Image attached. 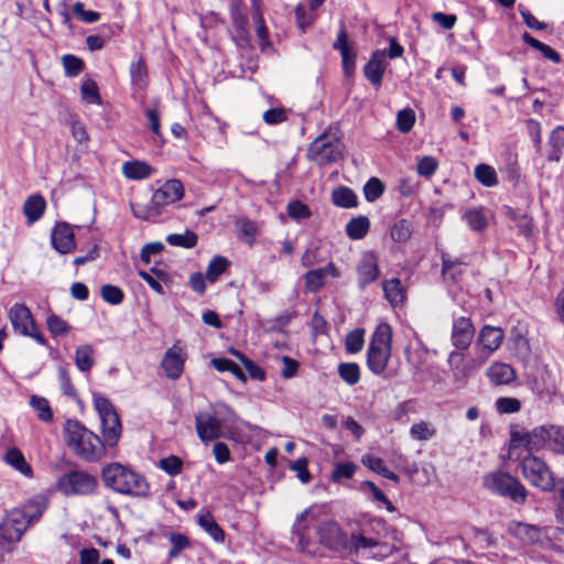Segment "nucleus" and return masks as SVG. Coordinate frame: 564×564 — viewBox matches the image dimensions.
Here are the masks:
<instances>
[{
    "instance_id": "a18cd8bd",
    "label": "nucleus",
    "mask_w": 564,
    "mask_h": 564,
    "mask_svg": "<svg viewBox=\"0 0 564 564\" xmlns=\"http://www.w3.org/2000/svg\"><path fill=\"white\" fill-rule=\"evenodd\" d=\"M339 377L349 386H354L360 380V368L355 362H343L338 366Z\"/></svg>"
},
{
    "instance_id": "58836bf2",
    "label": "nucleus",
    "mask_w": 564,
    "mask_h": 564,
    "mask_svg": "<svg viewBox=\"0 0 564 564\" xmlns=\"http://www.w3.org/2000/svg\"><path fill=\"white\" fill-rule=\"evenodd\" d=\"M4 460L25 476H30L32 474L31 466L25 462L23 454L18 448H10L6 453Z\"/></svg>"
},
{
    "instance_id": "6e6552de",
    "label": "nucleus",
    "mask_w": 564,
    "mask_h": 564,
    "mask_svg": "<svg viewBox=\"0 0 564 564\" xmlns=\"http://www.w3.org/2000/svg\"><path fill=\"white\" fill-rule=\"evenodd\" d=\"M551 425L536 426L531 431L518 430L511 432V444L523 446L527 451H539L545 446L550 447Z\"/></svg>"
},
{
    "instance_id": "2f4dec72",
    "label": "nucleus",
    "mask_w": 564,
    "mask_h": 564,
    "mask_svg": "<svg viewBox=\"0 0 564 564\" xmlns=\"http://www.w3.org/2000/svg\"><path fill=\"white\" fill-rule=\"evenodd\" d=\"M370 221L366 216L350 219L346 225V234L352 240L362 239L369 231Z\"/></svg>"
},
{
    "instance_id": "f704fd0d",
    "label": "nucleus",
    "mask_w": 564,
    "mask_h": 564,
    "mask_svg": "<svg viewBox=\"0 0 564 564\" xmlns=\"http://www.w3.org/2000/svg\"><path fill=\"white\" fill-rule=\"evenodd\" d=\"M131 85L134 89H143L148 82V70L144 61L139 57L130 65Z\"/></svg>"
},
{
    "instance_id": "338daca9",
    "label": "nucleus",
    "mask_w": 564,
    "mask_h": 564,
    "mask_svg": "<svg viewBox=\"0 0 564 564\" xmlns=\"http://www.w3.org/2000/svg\"><path fill=\"white\" fill-rule=\"evenodd\" d=\"M550 448L558 454L564 455V427L551 425Z\"/></svg>"
},
{
    "instance_id": "ea45409f",
    "label": "nucleus",
    "mask_w": 564,
    "mask_h": 564,
    "mask_svg": "<svg viewBox=\"0 0 564 564\" xmlns=\"http://www.w3.org/2000/svg\"><path fill=\"white\" fill-rule=\"evenodd\" d=\"M131 212L133 216L141 220H150L153 217H158L162 214L161 209L154 205V200L151 198L149 204L132 203Z\"/></svg>"
},
{
    "instance_id": "69168bd1",
    "label": "nucleus",
    "mask_w": 564,
    "mask_h": 564,
    "mask_svg": "<svg viewBox=\"0 0 564 564\" xmlns=\"http://www.w3.org/2000/svg\"><path fill=\"white\" fill-rule=\"evenodd\" d=\"M94 405L99 414L100 421L117 413L109 399L97 393L94 394Z\"/></svg>"
},
{
    "instance_id": "cd10ccee",
    "label": "nucleus",
    "mask_w": 564,
    "mask_h": 564,
    "mask_svg": "<svg viewBox=\"0 0 564 564\" xmlns=\"http://www.w3.org/2000/svg\"><path fill=\"white\" fill-rule=\"evenodd\" d=\"M442 275L445 280L457 282L458 278L464 273L465 263L458 259H452L448 253L442 252Z\"/></svg>"
},
{
    "instance_id": "1a4fd4ad",
    "label": "nucleus",
    "mask_w": 564,
    "mask_h": 564,
    "mask_svg": "<svg viewBox=\"0 0 564 564\" xmlns=\"http://www.w3.org/2000/svg\"><path fill=\"white\" fill-rule=\"evenodd\" d=\"M447 361L453 381L458 388L465 387L471 372L484 365L477 357L464 360L463 354L456 350L449 352Z\"/></svg>"
},
{
    "instance_id": "5fc2aeb1",
    "label": "nucleus",
    "mask_w": 564,
    "mask_h": 564,
    "mask_svg": "<svg viewBox=\"0 0 564 564\" xmlns=\"http://www.w3.org/2000/svg\"><path fill=\"white\" fill-rule=\"evenodd\" d=\"M357 465L355 463H338L332 473V480L339 482L341 479H350L354 477Z\"/></svg>"
},
{
    "instance_id": "2eb2a0df",
    "label": "nucleus",
    "mask_w": 564,
    "mask_h": 564,
    "mask_svg": "<svg viewBox=\"0 0 564 564\" xmlns=\"http://www.w3.org/2000/svg\"><path fill=\"white\" fill-rule=\"evenodd\" d=\"M356 271L358 284L361 289L375 282L380 273L376 253L373 251H365L357 263Z\"/></svg>"
},
{
    "instance_id": "a19ab883",
    "label": "nucleus",
    "mask_w": 564,
    "mask_h": 564,
    "mask_svg": "<svg viewBox=\"0 0 564 564\" xmlns=\"http://www.w3.org/2000/svg\"><path fill=\"white\" fill-rule=\"evenodd\" d=\"M333 203L343 208H351L357 205V196L348 187H339L332 194Z\"/></svg>"
},
{
    "instance_id": "c03bdc74",
    "label": "nucleus",
    "mask_w": 564,
    "mask_h": 564,
    "mask_svg": "<svg viewBox=\"0 0 564 564\" xmlns=\"http://www.w3.org/2000/svg\"><path fill=\"white\" fill-rule=\"evenodd\" d=\"M475 177L479 183L487 187L495 186L498 183L495 169L488 164H478L475 167Z\"/></svg>"
},
{
    "instance_id": "774afa93",
    "label": "nucleus",
    "mask_w": 564,
    "mask_h": 564,
    "mask_svg": "<svg viewBox=\"0 0 564 564\" xmlns=\"http://www.w3.org/2000/svg\"><path fill=\"white\" fill-rule=\"evenodd\" d=\"M171 550L169 552V557H176L181 551L185 550L189 545V541L187 536L181 533H171L170 534Z\"/></svg>"
},
{
    "instance_id": "c756f323",
    "label": "nucleus",
    "mask_w": 564,
    "mask_h": 564,
    "mask_svg": "<svg viewBox=\"0 0 564 564\" xmlns=\"http://www.w3.org/2000/svg\"><path fill=\"white\" fill-rule=\"evenodd\" d=\"M46 208V202L40 194H35L30 196L24 205H23V213L25 217L28 218V221L30 224L39 220Z\"/></svg>"
},
{
    "instance_id": "b1692460",
    "label": "nucleus",
    "mask_w": 564,
    "mask_h": 564,
    "mask_svg": "<svg viewBox=\"0 0 564 564\" xmlns=\"http://www.w3.org/2000/svg\"><path fill=\"white\" fill-rule=\"evenodd\" d=\"M102 435L105 446L113 447L117 445L121 435V423L119 415L116 413L101 420Z\"/></svg>"
},
{
    "instance_id": "052dcab7",
    "label": "nucleus",
    "mask_w": 564,
    "mask_h": 564,
    "mask_svg": "<svg viewBox=\"0 0 564 564\" xmlns=\"http://www.w3.org/2000/svg\"><path fill=\"white\" fill-rule=\"evenodd\" d=\"M253 23L256 25V33L259 40V45L262 51L271 45L269 40V32L264 23L263 15L257 14V17H252Z\"/></svg>"
},
{
    "instance_id": "dca6fc26",
    "label": "nucleus",
    "mask_w": 564,
    "mask_h": 564,
    "mask_svg": "<svg viewBox=\"0 0 564 564\" xmlns=\"http://www.w3.org/2000/svg\"><path fill=\"white\" fill-rule=\"evenodd\" d=\"M196 431L202 442H209L221 436L223 423L215 415L206 412L195 416Z\"/></svg>"
},
{
    "instance_id": "8fccbe9b",
    "label": "nucleus",
    "mask_w": 564,
    "mask_h": 564,
    "mask_svg": "<svg viewBox=\"0 0 564 564\" xmlns=\"http://www.w3.org/2000/svg\"><path fill=\"white\" fill-rule=\"evenodd\" d=\"M365 344V330L357 328L346 336V350L350 354L359 352Z\"/></svg>"
},
{
    "instance_id": "f3484780",
    "label": "nucleus",
    "mask_w": 564,
    "mask_h": 564,
    "mask_svg": "<svg viewBox=\"0 0 564 564\" xmlns=\"http://www.w3.org/2000/svg\"><path fill=\"white\" fill-rule=\"evenodd\" d=\"M475 328L467 317H458L454 321L451 334L453 346L459 350L467 349L474 338Z\"/></svg>"
},
{
    "instance_id": "4be33fe9",
    "label": "nucleus",
    "mask_w": 564,
    "mask_h": 564,
    "mask_svg": "<svg viewBox=\"0 0 564 564\" xmlns=\"http://www.w3.org/2000/svg\"><path fill=\"white\" fill-rule=\"evenodd\" d=\"M317 533L321 543L330 550H338L343 545V533L335 522L322 523Z\"/></svg>"
},
{
    "instance_id": "bb28decb",
    "label": "nucleus",
    "mask_w": 564,
    "mask_h": 564,
    "mask_svg": "<svg viewBox=\"0 0 564 564\" xmlns=\"http://www.w3.org/2000/svg\"><path fill=\"white\" fill-rule=\"evenodd\" d=\"M325 0H308V9L310 13L306 12L305 7L303 4H297L295 8V18L297 26L305 32L306 28L312 25L316 20V14L314 11L319 8Z\"/></svg>"
},
{
    "instance_id": "3c124183",
    "label": "nucleus",
    "mask_w": 564,
    "mask_h": 564,
    "mask_svg": "<svg viewBox=\"0 0 564 564\" xmlns=\"http://www.w3.org/2000/svg\"><path fill=\"white\" fill-rule=\"evenodd\" d=\"M412 235V228L408 220L401 219L397 221L390 231L391 239L395 242H404Z\"/></svg>"
},
{
    "instance_id": "603ef678",
    "label": "nucleus",
    "mask_w": 564,
    "mask_h": 564,
    "mask_svg": "<svg viewBox=\"0 0 564 564\" xmlns=\"http://www.w3.org/2000/svg\"><path fill=\"white\" fill-rule=\"evenodd\" d=\"M415 123V112L411 108L402 109L397 115V128L402 133L411 131Z\"/></svg>"
},
{
    "instance_id": "e433bc0d",
    "label": "nucleus",
    "mask_w": 564,
    "mask_h": 564,
    "mask_svg": "<svg viewBox=\"0 0 564 564\" xmlns=\"http://www.w3.org/2000/svg\"><path fill=\"white\" fill-rule=\"evenodd\" d=\"M409 433L412 440L423 442L435 437L437 430L432 423L427 421H420L410 427Z\"/></svg>"
},
{
    "instance_id": "37998d69",
    "label": "nucleus",
    "mask_w": 564,
    "mask_h": 564,
    "mask_svg": "<svg viewBox=\"0 0 564 564\" xmlns=\"http://www.w3.org/2000/svg\"><path fill=\"white\" fill-rule=\"evenodd\" d=\"M197 235L192 230H186L183 234H171L166 237V242L170 246L193 248L197 245Z\"/></svg>"
},
{
    "instance_id": "4c0bfd02",
    "label": "nucleus",
    "mask_w": 564,
    "mask_h": 564,
    "mask_svg": "<svg viewBox=\"0 0 564 564\" xmlns=\"http://www.w3.org/2000/svg\"><path fill=\"white\" fill-rule=\"evenodd\" d=\"M198 524L216 541L224 542L225 532L215 521L214 517L206 512L198 517Z\"/></svg>"
},
{
    "instance_id": "0e129e2a",
    "label": "nucleus",
    "mask_w": 564,
    "mask_h": 564,
    "mask_svg": "<svg viewBox=\"0 0 564 564\" xmlns=\"http://www.w3.org/2000/svg\"><path fill=\"white\" fill-rule=\"evenodd\" d=\"M100 293L102 300L111 305H118L123 301V292L112 284L104 285Z\"/></svg>"
},
{
    "instance_id": "864d4df0",
    "label": "nucleus",
    "mask_w": 564,
    "mask_h": 564,
    "mask_svg": "<svg viewBox=\"0 0 564 564\" xmlns=\"http://www.w3.org/2000/svg\"><path fill=\"white\" fill-rule=\"evenodd\" d=\"M229 262L224 257H215L208 264L206 270V279L210 282H215L218 276L224 273Z\"/></svg>"
},
{
    "instance_id": "4468645a",
    "label": "nucleus",
    "mask_w": 564,
    "mask_h": 564,
    "mask_svg": "<svg viewBox=\"0 0 564 564\" xmlns=\"http://www.w3.org/2000/svg\"><path fill=\"white\" fill-rule=\"evenodd\" d=\"M184 196V186L177 178L167 180L161 187H159L152 195L154 205L158 206L161 212Z\"/></svg>"
},
{
    "instance_id": "20e7f679",
    "label": "nucleus",
    "mask_w": 564,
    "mask_h": 564,
    "mask_svg": "<svg viewBox=\"0 0 564 564\" xmlns=\"http://www.w3.org/2000/svg\"><path fill=\"white\" fill-rule=\"evenodd\" d=\"M482 485L490 492L508 497L516 503H524L528 491L525 487L509 473L492 471L484 476Z\"/></svg>"
},
{
    "instance_id": "4d7b16f0",
    "label": "nucleus",
    "mask_w": 564,
    "mask_h": 564,
    "mask_svg": "<svg viewBox=\"0 0 564 564\" xmlns=\"http://www.w3.org/2000/svg\"><path fill=\"white\" fill-rule=\"evenodd\" d=\"M383 192L384 185L377 177H371L364 187V194L368 202H375L383 194Z\"/></svg>"
},
{
    "instance_id": "7c9ffc66",
    "label": "nucleus",
    "mask_w": 564,
    "mask_h": 564,
    "mask_svg": "<svg viewBox=\"0 0 564 564\" xmlns=\"http://www.w3.org/2000/svg\"><path fill=\"white\" fill-rule=\"evenodd\" d=\"M122 173L130 180H143L152 174V167L141 161H129L123 163Z\"/></svg>"
},
{
    "instance_id": "0eeeda50",
    "label": "nucleus",
    "mask_w": 564,
    "mask_h": 564,
    "mask_svg": "<svg viewBox=\"0 0 564 564\" xmlns=\"http://www.w3.org/2000/svg\"><path fill=\"white\" fill-rule=\"evenodd\" d=\"M307 158L321 166L337 162L341 158L340 142L336 139L321 135L308 147Z\"/></svg>"
},
{
    "instance_id": "473e14b6",
    "label": "nucleus",
    "mask_w": 564,
    "mask_h": 564,
    "mask_svg": "<svg viewBox=\"0 0 564 564\" xmlns=\"http://www.w3.org/2000/svg\"><path fill=\"white\" fill-rule=\"evenodd\" d=\"M361 463L372 471L381 475L387 479L393 480L395 482L399 480V476L395 473L391 471L380 457L365 455L361 458Z\"/></svg>"
},
{
    "instance_id": "f03ea898",
    "label": "nucleus",
    "mask_w": 564,
    "mask_h": 564,
    "mask_svg": "<svg viewBox=\"0 0 564 564\" xmlns=\"http://www.w3.org/2000/svg\"><path fill=\"white\" fill-rule=\"evenodd\" d=\"M64 440L67 446L84 460L98 462L105 455L104 442L78 421H66Z\"/></svg>"
},
{
    "instance_id": "c85d7f7f",
    "label": "nucleus",
    "mask_w": 564,
    "mask_h": 564,
    "mask_svg": "<svg viewBox=\"0 0 564 564\" xmlns=\"http://www.w3.org/2000/svg\"><path fill=\"white\" fill-rule=\"evenodd\" d=\"M510 343L516 357L523 362H528L532 355L529 339L524 337L518 329H512Z\"/></svg>"
},
{
    "instance_id": "39448f33",
    "label": "nucleus",
    "mask_w": 564,
    "mask_h": 564,
    "mask_svg": "<svg viewBox=\"0 0 564 564\" xmlns=\"http://www.w3.org/2000/svg\"><path fill=\"white\" fill-rule=\"evenodd\" d=\"M520 467L522 476L533 487L544 492H551L555 489L556 484L552 469L538 456L527 454L522 457Z\"/></svg>"
},
{
    "instance_id": "e2e57ef3",
    "label": "nucleus",
    "mask_w": 564,
    "mask_h": 564,
    "mask_svg": "<svg viewBox=\"0 0 564 564\" xmlns=\"http://www.w3.org/2000/svg\"><path fill=\"white\" fill-rule=\"evenodd\" d=\"M236 228L240 236L248 238L249 245L253 242L256 239V236L258 234L257 226L253 221L247 219V218H239L236 221Z\"/></svg>"
},
{
    "instance_id": "423d86ee",
    "label": "nucleus",
    "mask_w": 564,
    "mask_h": 564,
    "mask_svg": "<svg viewBox=\"0 0 564 564\" xmlns=\"http://www.w3.org/2000/svg\"><path fill=\"white\" fill-rule=\"evenodd\" d=\"M98 488V479L85 470H70L56 481V489L65 497L90 496Z\"/></svg>"
},
{
    "instance_id": "09e8293b",
    "label": "nucleus",
    "mask_w": 564,
    "mask_h": 564,
    "mask_svg": "<svg viewBox=\"0 0 564 564\" xmlns=\"http://www.w3.org/2000/svg\"><path fill=\"white\" fill-rule=\"evenodd\" d=\"M80 94L82 98L89 104H101L98 86L96 82L93 79H86L85 82H83L80 86Z\"/></svg>"
},
{
    "instance_id": "c9c22d12",
    "label": "nucleus",
    "mask_w": 564,
    "mask_h": 564,
    "mask_svg": "<svg viewBox=\"0 0 564 564\" xmlns=\"http://www.w3.org/2000/svg\"><path fill=\"white\" fill-rule=\"evenodd\" d=\"M95 364L94 348L91 345H82L75 351V365L83 371L87 372Z\"/></svg>"
},
{
    "instance_id": "13d9d810",
    "label": "nucleus",
    "mask_w": 564,
    "mask_h": 564,
    "mask_svg": "<svg viewBox=\"0 0 564 564\" xmlns=\"http://www.w3.org/2000/svg\"><path fill=\"white\" fill-rule=\"evenodd\" d=\"M47 328L53 336L67 335L70 326L59 316L52 314L46 321Z\"/></svg>"
},
{
    "instance_id": "5701e85b",
    "label": "nucleus",
    "mask_w": 564,
    "mask_h": 564,
    "mask_svg": "<svg viewBox=\"0 0 564 564\" xmlns=\"http://www.w3.org/2000/svg\"><path fill=\"white\" fill-rule=\"evenodd\" d=\"M231 23H232V31L231 35L235 42L240 47H246L249 45V32H248V18L246 13L237 12L230 14Z\"/></svg>"
},
{
    "instance_id": "9d476101",
    "label": "nucleus",
    "mask_w": 564,
    "mask_h": 564,
    "mask_svg": "<svg viewBox=\"0 0 564 564\" xmlns=\"http://www.w3.org/2000/svg\"><path fill=\"white\" fill-rule=\"evenodd\" d=\"M29 527L22 511L13 509L0 524V540L9 544L18 543Z\"/></svg>"
},
{
    "instance_id": "412c9836",
    "label": "nucleus",
    "mask_w": 564,
    "mask_h": 564,
    "mask_svg": "<svg viewBox=\"0 0 564 564\" xmlns=\"http://www.w3.org/2000/svg\"><path fill=\"white\" fill-rule=\"evenodd\" d=\"M486 376L490 383L495 386H505L511 383L516 379V371L510 365L496 361L488 367Z\"/></svg>"
},
{
    "instance_id": "7ed1b4c3",
    "label": "nucleus",
    "mask_w": 564,
    "mask_h": 564,
    "mask_svg": "<svg viewBox=\"0 0 564 564\" xmlns=\"http://www.w3.org/2000/svg\"><path fill=\"white\" fill-rule=\"evenodd\" d=\"M392 329L380 323L371 336L367 350V367L373 375H382L391 357Z\"/></svg>"
},
{
    "instance_id": "393cba45",
    "label": "nucleus",
    "mask_w": 564,
    "mask_h": 564,
    "mask_svg": "<svg viewBox=\"0 0 564 564\" xmlns=\"http://www.w3.org/2000/svg\"><path fill=\"white\" fill-rule=\"evenodd\" d=\"M384 297L392 306L402 305L406 299V290L399 279L387 280L382 284Z\"/></svg>"
},
{
    "instance_id": "f257e3e1",
    "label": "nucleus",
    "mask_w": 564,
    "mask_h": 564,
    "mask_svg": "<svg viewBox=\"0 0 564 564\" xmlns=\"http://www.w3.org/2000/svg\"><path fill=\"white\" fill-rule=\"evenodd\" d=\"M101 476L105 485L116 492L140 498L150 496V486L145 478L124 465L108 464L102 468Z\"/></svg>"
},
{
    "instance_id": "680f3d73",
    "label": "nucleus",
    "mask_w": 564,
    "mask_h": 564,
    "mask_svg": "<svg viewBox=\"0 0 564 564\" xmlns=\"http://www.w3.org/2000/svg\"><path fill=\"white\" fill-rule=\"evenodd\" d=\"M437 160L433 156L426 155L419 160L416 172L420 176L431 177L437 170Z\"/></svg>"
},
{
    "instance_id": "ddd939ff",
    "label": "nucleus",
    "mask_w": 564,
    "mask_h": 564,
    "mask_svg": "<svg viewBox=\"0 0 564 564\" xmlns=\"http://www.w3.org/2000/svg\"><path fill=\"white\" fill-rule=\"evenodd\" d=\"M186 357L185 350L178 343L170 347L161 361L165 376L172 380L178 379L183 373Z\"/></svg>"
},
{
    "instance_id": "de8ad7c7",
    "label": "nucleus",
    "mask_w": 564,
    "mask_h": 564,
    "mask_svg": "<svg viewBox=\"0 0 564 564\" xmlns=\"http://www.w3.org/2000/svg\"><path fill=\"white\" fill-rule=\"evenodd\" d=\"M305 288L310 292H316L322 286H324L326 282V276L324 275V271L322 269H313L305 273Z\"/></svg>"
},
{
    "instance_id": "a878e982",
    "label": "nucleus",
    "mask_w": 564,
    "mask_h": 564,
    "mask_svg": "<svg viewBox=\"0 0 564 564\" xmlns=\"http://www.w3.org/2000/svg\"><path fill=\"white\" fill-rule=\"evenodd\" d=\"M47 507V500L45 497L37 496L28 501L23 507L17 508L18 511H22L24 519L29 521V524L39 521Z\"/></svg>"
},
{
    "instance_id": "49530a36",
    "label": "nucleus",
    "mask_w": 564,
    "mask_h": 564,
    "mask_svg": "<svg viewBox=\"0 0 564 564\" xmlns=\"http://www.w3.org/2000/svg\"><path fill=\"white\" fill-rule=\"evenodd\" d=\"M30 405L37 412V416L40 420L44 422H48L52 420L53 412L48 401L45 398L34 394L30 399Z\"/></svg>"
},
{
    "instance_id": "72a5a7b5",
    "label": "nucleus",
    "mask_w": 564,
    "mask_h": 564,
    "mask_svg": "<svg viewBox=\"0 0 564 564\" xmlns=\"http://www.w3.org/2000/svg\"><path fill=\"white\" fill-rule=\"evenodd\" d=\"M509 531L517 538L529 543H533L540 538V530L536 527L521 522L511 523Z\"/></svg>"
},
{
    "instance_id": "f8f14e48",
    "label": "nucleus",
    "mask_w": 564,
    "mask_h": 564,
    "mask_svg": "<svg viewBox=\"0 0 564 564\" xmlns=\"http://www.w3.org/2000/svg\"><path fill=\"white\" fill-rule=\"evenodd\" d=\"M532 392L544 402H552L557 395V384L546 365L538 369L530 381Z\"/></svg>"
},
{
    "instance_id": "aec40b11",
    "label": "nucleus",
    "mask_w": 564,
    "mask_h": 564,
    "mask_svg": "<svg viewBox=\"0 0 564 564\" xmlns=\"http://www.w3.org/2000/svg\"><path fill=\"white\" fill-rule=\"evenodd\" d=\"M386 52L376 51L364 67L366 78L373 85L380 86L386 70Z\"/></svg>"
},
{
    "instance_id": "6ab92c4d",
    "label": "nucleus",
    "mask_w": 564,
    "mask_h": 564,
    "mask_svg": "<svg viewBox=\"0 0 564 564\" xmlns=\"http://www.w3.org/2000/svg\"><path fill=\"white\" fill-rule=\"evenodd\" d=\"M9 319L13 329L21 335L30 334V328L34 325L31 311L24 304L20 303L10 307Z\"/></svg>"
},
{
    "instance_id": "a211bd4d",
    "label": "nucleus",
    "mask_w": 564,
    "mask_h": 564,
    "mask_svg": "<svg viewBox=\"0 0 564 564\" xmlns=\"http://www.w3.org/2000/svg\"><path fill=\"white\" fill-rule=\"evenodd\" d=\"M51 242L53 248L62 254L73 252L76 242L72 227L65 223L56 224L51 235Z\"/></svg>"
},
{
    "instance_id": "9b49d317",
    "label": "nucleus",
    "mask_w": 564,
    "mask_h": 564,
    "mask_svg": "<svg viewBox=\"0 0 564 564\" xmlns=\"http://www.w3.org/2000/svg\"><path fill=\"white\" fill-rule=\"evenodd\" d=\"M505 338L500 327L484 326L477 339V358L484 364L501 346Z\"/></svg>"
},
{
    "instance_id": "79ce46f5",
    "label": "nucleus",
    "mask_w": 564,
    "mask_h": 564,
    "mask_svg": "<svg viewBox=\"0 0 564 564\" xmlns=\"http://www.w3.org/2000/svg\"><path fill=\"white\" fill-rule=\"evenodd\" d=\"M464 219L470 229L480 231L488 225V218L482 208H473L464 214Z\"/></svg>"
},
{
    "instance_id": "6e6d98bb",
    "label": "nucleus",
    "mask_w": 564,
    "mask_h": 564,
    "mask_svg": "<svg viewBox=\"0 0 564 564\" xmlns=\"http://www.w3.org/2000/svg\"><path fill=\"white\" fill-rule=\"evenodd\" d=\"M496 409L502 414L517 413L521 409V402L517 398L501 397L496 400Z\"/></svg>"
},
{
    "instance_id": "bf43d9fd",
    "label": "nucleus",
    "mask_w": 564,
    "mask_h": 564,
    "mask_svg": "<svg viewBox=\"0 0 564 564\" xmlns=\"http://www.w3.org/2000/svg\"><path fill=\"white\" fill-rule=\"evenodd\" d=\"M288 215L294 220H303L311 217L310 207L300 200H293L288 204Z\"/></svg>"
}]
</instances>
